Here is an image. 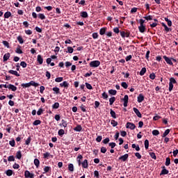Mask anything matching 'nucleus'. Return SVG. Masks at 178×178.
Returning <instances> with one entry per match:
<instances>
[{
  "label": "nucleus",
  "instance_id": "f3484780",
  "mask_svg": "<svg viewBox=\"0 0 178 178\" xmlns=\"http://www.w3.org/2000/svg\"><path fill=\"white\" fill-rule=\"evenodd\" d=\"M60 87H65V88H67V87H69V83H67V81H63L60 84Z\"/></svg>",
  "mask_w": 178,
  "mask_h": 178
},
{
  "label": "nucleus",
  "instance_id": "c756f323",
  "mask_svg": "<svg viewBox=\"0 0 178 178\" xmlns=\"http://www.w3.org/2000/svg\"><path fill=\"white\" fill-rule=\"evenodd\" d=\"M115 101H116V98H115V97L110 98L109 99L110 105H113V102H115Z\"/></svg>",
  "mask_w": 178,
  "mask_h": 178
},
{
  "label": "nucleus",
  "instance_id": "f704fd0d",
  "mask_svg": "<svg viewBox=\"0 0 178 178\" xmlns=\"http://www.w3.org/2000/svg\"><path fill=\"white\" fill-rule=\"evenodd\" d=\"M55 81L56 83H60L61 81H63V77H58L55 79Z\"/></svg>",
  "mask_w": 178,
  "mask_h": 178
},
{
  "label": "nucleus",
  "instance_id": "3c124183",
  "mask_svg": "<svg viewBox=\"0 0 178 178\" xmlns=\"http://www.w3.org/2000/svg\"><path fill=\"white\" fill-rule=\"evenodd\" d=\"M149 155H150L151 158H152V159H156V156L155 155V153L150 152Z\"/></svg>",
  "mask_w": 178,
  "mask_h": 178
},
{
  "label": "nucleus",
  "instance_id": "79ce46f5",
  "mask_svg": "<svg viewBox=\"0 0 178 178\" xmlns=\"http://www.w3.org/2000/svg\"><path fill=\"white\" fill-rule=\"evenodd\" d=\"M73 51H74V49H73V47H67V52H69V54H73Z\"/></svg>",
  "mask_w": 178,
  "mask_h": 178
},
{
  "label": "nucleus",
  "instance_id": "f257e3e1",
  "mask_svg": "<svg viewBox=\"0 0 178 178\" xmlns=\"http://www.w3.org/2000/svg\"><path fill=\"white\" fill-rule=\"evenodd\" d=\"M2 86H4L5 88H8L9 90H12L13 91H16V90H17V88L16 86H15V85H12V84H9V85H3L1 84L0 85V88H2Z\"/></svg>",
  "mask_w": 178,
  "mask_h": 178
},
{
  "label": "nucleus",
  "instance_id": "de8ad7c7",
  "mask_svg": "<svg viewBox=\"0 0 178 178\" xmlns=\"http://www.w3.org/2000/svg\"><path fill=\"white\" fill-rule=\"evenodd\" d=\"M63 134H65V130H63V129H60V130L58 131V136H63Z\"/></svg>",
  "mask_w": 178,
  "mask_h": 178
},
{
  "label": "nucleus",
  "instance_id": "72a5a7b5",
  "mask_svg": "<svg viewBox=\"0 0 178 178\" xmlns=\"http://www.w3.org/2000/svg\"><path fill=\"white\" fill-rule=\"evenodd\" d=\"M109 94H111V95H116V92L117 91L115 90H108Z\"/></svg>",
  "mask_w": 178,
  "mask_h": 178
},
{
  "label": "nucleus",
  "instance_id": "1a4fd4ad",
  "mask_svg": "<svg viewBox=\"0 0 178 178\" xmlns=\"http://www.w3.org/2000/svg\"><path fill=\"white\" fill-rule=\"evenodd\" d=\"M8 73L10 74H14V76H16L17 77H20V74L17 72V71L10 70L8 71Z\"/></svg>",
  "mask_w": 178,
  "mask_h": 178
},
{
  "label": "nucleus",
  "instance_id": "f8f14e48",
  "mask_svg": "<svg viewBox=\"0 0 178 178\" xmlns=\"http://www.w3.org/2000/svg\"><path fill=\"white\" fill-rule=\"evenodd\" d=\"M143 101H144V95H143L142 94H140L138 96V102L141 103L143 102Z\"/></svg>",
  "mask_w": 178,
  "mask_h": 178
},
{
  "label": "nucleus",
  "instance_id": "69168bd1",
  "mask_svg": "<svg viewBox=\"0 0 178 178\" xmlns=\"http://www.w3.org/2000/svg\"><path fill=\"white\" fill-rule=\"evenodd\" d=\"M101 152H102V154H105V152H106V147H101Z\"/></svg>",
  "mask_w": 178,
  "mask_h": 178
},
{
  "label": "nucleus",
  "instance_id": "4be33fe9",
  "mask_svg": "<svg viewBox=\"0 0 178 178\" xmlns=\"http://www.w3.org/2000/svg\"><path fill=\"white\" fill-rule=\"evenodd\" d=\"M16 158L17 159H22V152L21 151H18L17 153H16Z\"/></svg>",
  "mask_w": 178,
  "mask_h": 178
},
{
  "label": "nucleus",
  "instance_id": "dca6fc26",
  "mask_svg": "<svg viewBox=\"0 0 178 178\" xmlns=\"http://www.w3.org/2000/svg\"><path fill=\"white\" fill-rule=\"evenodd\" d=\"M81 159H83V156L81 154H79L77 156V162L79 163V166H80V165H81Z\"/></svg>",
  "mask_w": 178,
  "mask_h": 178
},
{
  "label": "nucleus",
  "instance_id": "e433bc0d",
  "mask_svg": "<svg viewBox=\"0 0 178 178\" xmlns=\"http://www.w3.org/2000/svg\"><path fill=\"white\" fill-rule=\"evenodd\" d=\"M61 122L63 127H67V122H66L65 120H62Z\"/></svg>",
  "mask_w": 178,
  "mask_h": 178
},
{
  "label": "nucleus",
  "instance_id": "c85d7f7f",
  "mask_svg": "<svg viewBox=\"0 0 178 178\" xmlns=\"http://www.w3.org/2000/svg\"><path fill=\"white\" fill-rule=\"evenodd\" d=\"M34 164L36 166V168H38V166H40V160H38V159H35Z\"/></svg>",
  "mask_w": 178,
  "mask_h": 178
},
{
  "label": "nucleus",
  "instance_id": "0e129e2a",
  "mask_svg": "<svg viewBox=\"0 0 178 178\" xmlns=\"http://www.w3.org/2000/svg\"><path fill=\"white\" fill-rule=\"evenodd\" d=\"M146 20H152V15H149L147 17H144Z\"/></svg>",
  "mask_w": 178,
  "mask_h": 178
},
{
  "label": "nucleus",
  "instance_id": "680f3d73",
  "mask_svg": "<svg viewBox=\"0 0 178 178\" xmlns=\"http://www.w3.org/2000/svg\"><path fill=\"white\" fill-rule=\"evenodd\" d=\"M109 141H110L109 138H106L104 140H103V143L108 144V143H109Z\"/></svg>",
  "mask_w": 178,
  "mask_h": 178
},
{
  "label": "nucleus",
  "instance_id": "5fc2aeb1",
  "mask_svg": "<svg viewBox=\"0 0 178 178\" xmlns=\"http://www.w3.org/2000/svg\"><path fill=\"white\" fill-rule=\"evenodd\" d=\"M15 52H16L17 54H23V51H22V50L20 49V46H19V47L17 48Z\"/></svg>",
  "mask_w": 178,
  "mask_h": 178
},
{
  "label": "nucleus",
  "instance_id": "a211bd4d",
  "mask_svg": "<svg viewBox=\"0 0 178 178\" xmlns=\"http://www.w3.org/2000/svg\"><path fill=\"white\" fill-rule=\"evenodd\" d=\"M106 32V28H102L99 31L100 35H104L105 33Z\"/></svg>",
  "mask_w": 178,
  "mask_h": 178
},
{
  "label": "nucleus",
  "instance_id": "6e6552de",
  "mask_svg": "<svg viewBox=\"0 0 178 178\" xmlns=\"http://www.w3.org/2000/svg\"><path fill=\"white\" fill-rule=\"evenodd\" d=\"M81 165H82V168L87 169V168H88V161H87V159L84 160Z\"/></svg>",
  "mask_w": 178,
  "mask_h": 178
},
{
  "label": "nucleus",
  "instance_id": "393cba45",
  "mask_svg": "<svg viewBox=\"0 0 178 178\" xmlns=\"http://www.w3.org/2000/svg\"><path fill=\"white\" fill-rule=\"evenodd\" d=\"M149 147V141H148V140L146 139L145 140V149H148Z\"/></svg>",
  "mask_w": 178,
  "mask_h": 178
},
{
  "label": "nucleus",
  "instance_id": "aec40b11",
  "mask_svg": "<svg viewBox=\"0 0 178 178\" xmlns=\"http://www.w3.org/2000/svg\"><path fill=\"white\" fill-rule=\"evenodd\" d=\"M30 84H31V86H33V87H38V86H40V84L38 83H36L34 81H30Z\"/></svg>",
  "mask_w": 178,
  "mask_h": 178
},
{
  "label": "nucleus",
  "instance_id": "a878e982",
  "mask_svg": "<svg viewBox=\"0 0 178 178\" xmlns=\"http://www.w3.org/2000/svg\"><path fill=\"white\" fill-rule=\"evenodd\" d=\"M22 87H23L24 88H27L29 87H31V83L29 82V83H22Z\"/></svg>",
  "mask_w": 178,
  "mask_h": 178
},
{
  "label": "nucleus",
  "instance_id": "37998d69",
  "mask_svg": "<svg viewBox=\"0 0 178 178\" xmlns=\"http://www.w3.org/2000/svg\"><path fill=\"white\" fill-rule=\"evenodd\" d=\"M6 175L7 176H12V175H13V171H12V170H8L6 171Z\"/></svg>",
  "mask_w": 178,
  "mask_h": 178
},
{
  "label": "nucleus",
  "instance_id": "603ef678",
  "mask_svg": "<svg viewBox=\"0 0 178 178\" xmlns=\"http://www.w3.org/2000/svg\"><path fill=\"white\" fill-rule=\"evenodd\" d=\"M161 26H163V27H164V29H165V31H169V29H168V26H166L165 24V23H161Z\"/></svg>",
  "mask_w": 178,
  "mask_h": 178
},
{
  "label": "nucleus",
  "instance_id": "39448f33",
  "mask_svg": "<svg viewBox=\"0 0 178 178\" xmlns=\"http://www.w3.org/2000/svg\"><path fill=\"white\" fill-rule=\"evenodd\" d=\"M163 59L165 60L168 65H170L171 66L173 65V62H172V59L169 58L168 56H164Z\"/></svg>",
  "mask_w": 178,
  "mask_h": 178
},
{
  "label": "nucleus",
  "instance_id": "9d476101",
  "mask_svg": "<svg viewBox=\"0 0 178 178\" xmlns=\"http://www.w3.org/2000/svg\"><path fill=\"white\" fill-rule=\"evenodd\" d=\"M161 172L160 173V176H162V175H168L169 173V170H166L165 166L162 167Z\"/></svg>",
  "mask_w": 178,
  "mask_h": 178
},
{
  "label": "nucleus",
  "instance_id": "e2e57ef3",
  "mask_svg": "<svg viewBox=\"0 0 178 178\" xmlns=\"http://www.w3.org/2000/svg\"><path fill=\"white\" fill-rule=\"evenodd\" d=\"M92 38H94V40H96V38H98V33H93Z\"/></svg>",
  "mask_w": 178,
  "mask_h": 178
},
{
  "label": "nucleus",
  "instance_id": "423d86ee",
  "mask_svg": "<svg viewBox=\"0 0 178 178\" xmlns=\"http://www.w3.org/2000/svg\"><path fill=\"white\" fill-rule=\"evenodd\" d=\"M123 101H124V108H126L127 106V104L129 103V96L127 95H126L124 97Z\"/></svg>",
  "mask_w": 178,
  "mask_h": 178
},
{
  "label": "nucleus",
  "instance_id": "2f4dec72",
  "mask_svg": "<svg viewBox=\"0 0 178 178\" xmlns=\"http://www.w3.org/2000/svg\"><path fill=\"white\" fill-rule=\"evenodd\" d=\"M170 165V158L167 157L165 159V166H169Z\"/></svg>",
  "mask_w": 178,
  "mask_h": 178
},
{
  "label": "nucleus",
  "instance_id": "f03ea898",
  "mask_svg": "<svg viewBox=\"0 0 178 178\" xmlns=\"http://www.w3.org/2000/svg\"><path fill=\"white\" fill-rule=\"evenodd\" d=\"M101 65V62L99 60H93L90 63V67H98Z\"/></svg>",
  "mask_w": 178,
  "mask_h": 178
},
{
  "label": "nucleus",
  "instance_id": "cd10ccee",
  "mask_svg": "<svg viewBox=\"0 0 178 178\" xmlns=\"http://www.w3.org/2000/svg\"><path fill=\"white\" fill-rule=\"evenodd\" d=\"M110 113L112 118H113V119H116V113H115L113 110L111 109Z\"/></svg>",
  "mask_w": 178,
  "mask_h": 178
},
{
  "label": "nucleus",
  "instance_id": "8fccbe9b",
  "mask_svg": "<svg viewBox=\"0 0 178 178\" xmlns=\"http://www.w3.org/2000/svg\"><path fill=\"white\" fill-rule=\"evenodd\" d=\"M53 91H54V92H56V94H59V88H57V87H55V88H53Z\"/></svg>",
  "mask_w": 178,
  "mask_h": 178
},
{
  "label": "nucleus",
  "instance_id": "a19ab883",
  "mask_svg": "<svg viewBox=\"0 0 178 178\" xmlns=\"http://www.w3.org/2000/svg\"><path fill=\"white\" fill-rule=\"evenodd\" d=\"M122 87H123V88H124L125 90L127 89V87H129V86L127 85V83L126 82H122L121 83Z\"/></svg>",
  "mask_w": 178,
  "mask_h": 178
},
{
  "label": "nucleus",
  "instance_id": "09e8293b",
  "mask_svg": "<svg viewBox=\"0 0 178 178\" xmlns=\"http://www.w3.org/2000/svg\"><path fill=\"white\" fill-rule=\"evenodd\" d=\"M38 17L39 19H40L41 20H44V19H45V15L44 14H39L38 15Z\"/></svg>",
  "mask_w": 178,
  "mask_h": 178
},
{
  "label": "nucleus",
  "instance_id": "58836bf2",
  "mask_svg": "<svg viewBox=\"0 0 178 178\" xmlns=\"http://www.w3.org/2000/svg\"><path fill=\"white\" fill-rule=\"evenodd\" d=\"M8 161L9 162H13V161H15V156H8Z\"/></svg>",
  "mask_w": 178,
  "mask_h": 178
},
{
  "label": "nucleus",
  "instance_id": "ea45409f",
  "mask_svg": "<svg viewBox=\"0 0 178 178\" xmlns=\"http://www.w3.org/2000/svg\"><path fill=\"white\" fill-rule=\"evenodd\" d=\"M52 108L53 109H58V108H59V104L56 102L54 104H53Z\"/></svg>",
  "mask_w": 178,
  "mask_h": 178
},
{
  "label": "nucleus",
  "instance_id": "774afa93",
  "mask_svg": "<svg viewBox=\"0 0 178 178\" xmlns=\"http://www.w3.org/2000/svg\"><path fill=\"white\" fill-rule=\"evenodd\" d=\"M9 144L11 145V147H15V140H10Z\"/></svg>",
  "mask_w": 178,
  "mask_h": 178
},
{
  "label": "nucleus",
  "instance_id": "49530a36",
  "mask_svg": "<svg viewBox=\"0 0 178 178\" xmlns=\"http://www.w3.org/2000/svg\"><path fill=\"white\" fill-rule=\"evenodd\" d=\"M111 124H112L113 127H116V125L118 124V122L115 121V120H112Z\"/></svg>",
  "mask_w": 178,
  "mask_h": 178
},
{
  "label": "nucleus",
  "instance_id": "c03bdc74",
  "mask_svg": "<svg viewBox=\"0 0 178 178\" xmlns=\"http://www.w3.org/2000/svg\"><path fill=\"white\" fill-rule=\"evenodd\" d=\"M86 88H88V90H92V86H91V84L88 83H86Z\"/></svg>",
  "mask_w": 178,
  "mask_h": 178
},
{
  "label": "nucleus",
  "instance_id": "7c9ffc66",
  "mask_svg": "<svg viewBox=\"0 0 178 178\" xmlns=\"http://www.w3.org/2000/svg\"><path fill=\"white\" fill-rule=\"evenodd\" d=\"M68 169L70 172H73L74 170V167L73 166V164L72 163L69 164Z\"/></svg>",
  "mask_w": 178,
  "mask_h": 178
},
{
  "label": "nucleus",
  "instance_id": "ddd939ff",
  "mask_svg": "<svg viewBox=\"0 0 178 178\" xmlns=\"http://www.w3.org/2000/svg\"><path fill=\"white\" fill-rule=\"evenodd\" d=\"M37 60L40 65H42V62H44V60L42 59V57L41 56V55L38 56Z\"/></svg>",
  "mask_w": 178,
  "mask_h": 178
},
{
  "label": "nucleus",
  "instance_id": "bb28decb",
  "mask_svg": "<svg viewBox=\"0 0 178 178\" xmlns=\"http://www.w3.org/2000/svg\"><path fill=\"white\" fill-rule=\"evenodd\" d=\"M33 126H38V124H41V120H36L33 123Z\"/></svg>",
  "mask_w": 178,
  "mask_h": 178
},
{
  "label": "nucleus",
  "instance_id": "4468645a",
  "mask_svg": "<svg viewBox=\"0 0 178 178\" xmlns=\"http://www.w3.org/2000/svg\"><path fill=\"white\" fill-rule=\"evenodd\" d=\"M9 58H10V53H7V54H4V56H3V62H6V60H8V59H9Z\"/></svg>",
  "mask_w": 178,
  "mask_h": 178
},
{
  "label": "nucleus",
  "instance_id": "6ab92c4d",
  "mask_svg": "<svg viewBox=\"0 0 178 178\" xmlns=\"http://www.w3.org/2000/svg\"><path fill=\"white\" fill-rule=\"evenodd\" d=\"M81 17L86 18V17H88V14L87 13V12L83 11L81 13Z\"/></svg>",
  "mask_w": 178,
  "mask_h": 178
},
{
  "label": "nucleus",
  "instance_id": "13d9d810",
  "mask_svg": "<svg viewBox=\"0 0 178 178\" xmlns=\"http://www.w3.org/2000/svg\"><path fill=\"white\" fill-rule=\"evenodd\" d=\"M46 77H47L48 80H49V79H51V73L48 71L46 72Z\"/></svg>",
  "mask_w": 178,
  "mask_h": 178
},
{
  "label": "nucleus",
  "instance_id": "473e14b6",
  "mask_svg": "<svg viewBox=\"0 0 178 178\" xmlns=\"http://www.w3.org/2000/svg\"><path fill=\"white\" fill-rule=\"evenodd\" d=\"M169 133H170V130L166 129L165 131V132L163 134L162 137H166V136H168V134H169Z\"/></svg>",
  "mask_w": 178,
  "mask_h": 178
},
{
  "label": "nucleus",
  "instance_id": "20e7f679",
  "mask_svg": "<svg viewBox=\"0 0 178 178\" xmlns=\"http://www.w3.org/2000/svg\"><path fill=\"white\" fill-rule=\"evenodd\" d=\"M127 129H131V130H134V129H136V124L131 122H127Z\"/></svg>",
  "mask_w": 178,
  "mask_h": 178
},
{
  "label": "nucleus",
  "instance_id": "a18cd8bd",
  "mask_svg": "<svg viewBox=\"0 0 178 178\" xmlns=\"http://www.w3.org/2000/svg\"><path fill=\"white\" fill-rule=\"evenodd\" d=\"M153 136H159V131L158 130H153L152 131Z\"/></svg>",
  "mask_w": 178,
  "mask_h": 178
},
{
  "label": "nucleus",
  "instance_id": "864d4df0",
  "mask_svg": "<svg viewBox=\"0 0 178 178\" xmlns=\"http://www.w3.org/2000/svg\"><path fill=\"white\" fill-rule=\"evenodd\" d=\"M20 66H22V67H27V63H26V62L22 61L20 63Z\"/></svg>",
  "mask_w": 178,
  "mask_h": 178
},
{
  "label": "nucleus",
  "instance_id": "0eeeda50",
  "mask_svg": "<svg viewBox=\"0 0 178 178\" xmlns=\"http://www.w3.org/2000/svg\"><path fill=\"white\" fill-rule=\"evenodd\" d=\"M129 158V154H126L123 156H121L120 158H119V160L120 161H122L123 162H126V161H127V159Z\"/></svg>",
  "mask_w": 178,
  "mask_h": 178
},
{
  "label": "nucleus",
  "instance_id": "4c0bfd02",
  "mask_svg": "<svg viewBox=\"0 0 178 178\" xmlns=\"http://www.w3.org/2000/svg\"><path fill=\"white\" fill-rule=\"evenodd\" d=\"M17 41H19V44H23V42H24V41L23 40V38H22V36L17 37Z\"/></svg>",
  "mask_w": 178,
  "mask_h": 178
},
{
  "label": "nucleus",
  "instance_id": "052dcab7",
  "mask_svg": "<svg viewBox=\"0 0 178 178\" xmlns=\"http://www.w3.org/2000/svg\"><path fill=\"white\" fill-rule=\"evenodd\" d=\"M169 91H172V90H173V83H169V88H168Z\"/></svg>",
  "mask_w": 178,
  "mask_h": 178
},
{
  "label": "nucleus",
  "instance_id": "4d7b16f0",
  "mask_svg": "<svg viewBox=\"0 0 178 178\" xmlns=\"http://www.w3.org/2000/svg\"><path fill=\"white\" fill-rule=\"evenodd\" d=\"M42 112H44V110H42V108H39V110L37 112V115L40 116L42 113Z\"/></svg>",
  "mask_w": 178,
  "mask_h": 178
},
{
  "label": "nucleus",
  "instance_id": "2eb2a0df",
  "mask_svg": "<svg viewBox=\"0 0 178 178\" xmlns=\"http://www.w3.org/2000/svg\"><path fill=\"white\" fill-rule=\"evenodd\" d=\"M138 29H139L140 33H144V31H145V26L140 25L138 26Z\"/></svg>",
  "mask_w": 178,
  "mask_h": 178
},
{
  "label": "nucleus",
  "instance_id": "6e6d98bb",
  "mask_svg": "<svg viewBox=\"0 0 178 178\" xmlns=\"http://www.w3.org/2000/svg\"><path fill=\"white\" fill-rule=\"evenodd\" d=\"M50 155H51V154H49V152H46V153H44V154H43V156H44V159H48V157H49Z\"/></svg>",
  "mask_w": 178,
  "mask_h": 178
},
{
  "label": "nucleus",
  "instance_id": "7ed1b4c3",
  "mask_svg": "<svg viewBox=\"0 0 178 178\" xmlns=\"http://www.w3.org/2000/svg\"><path fill=\"white\" fill-rule=\"evenodd\" d=\"M24 177H25L26 178H29V177H30V178H33V177H34V174L31 173V172L29 171V170H26V171L24 172Z\"/></svg>",
  "mask_w": 178,
  "mask_h": 178
},
{
  "label": "nucleus",
  "instance_id": "bf43d9fd",
  "mask_svg": "<svg viewBox=\"0 0 178 178\" xmlns=\"http://www.w3.org/2000/svg\"><path fill=\"white\" fill-rule=\"evenodd\" d=\"M155 74L152 73V74H150L149 75V79H151V80H155Z\"/></svg>",
  "mask_w": 178,
  "mask_h": 178
},
{
  "label": "nucleus",
  "instance_id": "338daca9",
  "mask_svg": "<svg viewBox=\"0 0 178 178\" xmlns=\"http://www.w3.org/2000/svg\"><path fill=\"white\" fill-rule=\"evenodd\" d=\"M99 106V102H98V101L95 102V109H97V108H98Z\"/></svg>",
  "mask_w": 178,
  "mask_h": 178
},
{
  "label": "nucleus",
  "instance_id": "5701e85b",
  "mask_svg": "<svg viewBox=\"0 0 178 178\" xmlns=\"http://www.w3.org/2000/svg\"><path fill=\"white\" fill-rule=\"evenodd\" d=\"M145 72H147V69L145 67H143L140 72V75L144 76V74H145Z\"/></svg>",
  "mask_w": 178,
  "mask_h": 178
},
{
  "label": "nucleus",
  "instance_id": "9b49d317",
  "mask_svg": "<svg viewBox=\"0 0 178 178\" xmlns=\"http://www.w3.org/2000/svg\"><path fill=\"white\" fill-rule=\"evenodd\" d=\"M133 109L138 118H142L141 113L137 109V108H134Z\"/></svg>",
  "mask_w": 178,
  "mask_h": 178
},
{
  "label": "nucleus",
  "instance_id": "c9c22d12",
  "mask_svg": "<svg viewBox=\"0 0 178 178\" xmlns=\"http://www.w3.org/2000/svg\"><path fill=\"white\" fill-rule=\"evenodd\" d=\"M170 83H171L172 84H176L177 83V81H176V79H175V78L171 77L170 79Z\"/></svg>",
  "mask_w": 178,
  "mask_h": 178
},
{
  "label": "nucleus",
  "instance_id": "412c9836",
  "mask_svg": "<svg viewBox=\"0 0 178 178\" xmlns=\"http://www.w3.org/2000/svg\"><path fill=\"white\" fill-rule=\"evenodd\" d=\"M75 131H81L82 127L81 125H77L75 128H74Z\"/></svg>",
  "mask_w": 178,
  "mask_h": 178
},
{
  "label": "nucleus",
  "instance_id": "b1692460",
  "mask_svg": "<svg viewBox=\"0 0 178 178\" xmlns=\"http://www.w3.org/2000/svg\"><path fill=\"white\" fill-rule=\"evenodd\" d=\"M10 16H12V13H10V12H6L4 14L5 19H9V17H10Z\"/></svg>",
  "mask_w": 178,
  "mask_h": 178
}]
</instances>
